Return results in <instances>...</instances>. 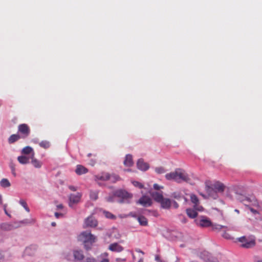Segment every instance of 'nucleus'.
<instances>
[{"mask_svg":"<svg viewBox=\"0 0 262 262\" xmlns=\"http://www.w3.org/2000/svg\"><path fill=\"white\" fill-rule=\"evenodd\" d=\"M190 200L192 203L194 204V208L198 211H202L203 207L201 206L198 205L199 199L198 197L194 194H192L190 196Z\"/></svg>","mask_w":262,"mask_h":262,"instance_id":"nucleus-13","label":"nucleus"},{"mask_svg":"<svg viewBox=\"0 0 262 262\" xmlns=\"http://www.w3.org/2000/svg\"><path fill=\"white\" fill-rule=\"evenodd\" d=\"M73 256L75 261H81L83 259L84 256L81 250H74Z\"/></svg>","mask_w":262,"mask_h":262,"instance_id":"nucleus-16","label":"nucleus"},{"mask_svg":"<svg viewBox=\"0 0 262 262\" xmlns=\"http://www.w3.org/2000/svg\"><path fill=\"white\" fill-rule=\"evenodd\" d=\"M117 261H120V258H117Z\"/></svg>","mask_w":262,"mask_h":262,"instance_id":"nucleus-63","label":"nucleus"},{"mask_svg":"<svg viewBox=\"0 0 262 262\" xmlns=\"http://www.w3.org/2000/svg\"><path fill=\"white\" fill-rule=\"evenodd\" d=\"M98 192L97 191H90V196L91 199H92L93 200H94V201L96 200L98 198Z\"/></svg>","mask_w":262,"mask_h":262,"instance_id":"nucleus-33","label":"nucleus"},{"mask_svg":"<svg viewBox=\"0 0 262 262\" xmlns=\"http://www.w3.org/2000/svg\"><path fill=\"white\" fill-rule=\"evenodd\" d=\"M114 195L119 199L117 201L119 203H129L133 198V195L125 190H118L115 193Z\"/></svg>","mask_w":262,"mask_h":262,"instance_id":"nucleus-4","label":"nucleus"},{"mask_svg":"<svg viewBox=\"0 0 262 262\" xmlns=\"http://www.w3.org/2000/svg\"><path fill=\"white\" fill-rule=\"evenodd\" d=\"M248 209L251 211V212H252L254 214L258 213V212L256 210L253 209L251 206H249L248 207Z\"/></svg>","mask_w":262,"mask_h":262,"instance_id":"nucleus-42","label":"nucleus"},{"mask_svg":"<svg viewBox=\"0 0 262 262\" xmlns=\"http://www.w3.org/2000/svg\"><path fill=\"white\" fill-rule=\"evenodd\" d=\"M92 156V154L90 153L88 155V157H90Z\"/></svg>","mask_w":262,"mask_h":262,"instance_id":"nucleus-61","label":"nucleus"},{"mask_svg":"<svg viewBox=\"0 0 262 262\" xmlns=\"http://www.w3.org/2000/svg\"><path fill=\"white\" fill-rule=\"evenodd\" d=\"M137 165L138 169L143 171H145L149 168V165L141 159L138 161Z\"/></svg>","mask_w":262,"mask_h":262,"instance_id":"nucleus-14","label":"nucleus"},{"mask_svg":"<svg viewBox=\"0 0 262 262\" xmlns=\"http://www.w3.org/2000/svg\"><path fill=\"white\" fill-rule=\"evenodd\" d=\"M123 163L125 166H132L134 164L132 156L129 154L127 155L125 157Z\"/></svg>","mask_w":262,"mask_h":262,"instance_id":"nucleus-19","label":"nucleus"},{"mask_svg":"<svg viewBox=\"0 0 262 262\" xmlns=\"http://www.w3.org/2000/svg\"><path fill=\"white\" fill-rule=\"evenodd\" d=\"M20 138H21L20 135L18 134H13L9 138L8 142L9 144H12L18 141Z\"/></svg>","mask_w":262,"mask_h":262,"instance_id":"nucleus-22","label":"nucleus"},{"mask_svg":"<svg viewBox=\"0 0 262 262\" xmlns=\"http://www.w3.org/2000/svg\"><path fill=\"white\" fill-rule=\"evenodd\" d=\"M31 163L32 165L37 168H39L42 166V163L36 159L34 158V157H31Z\"/></svg>","mask_w":262,"mask_h":262,"instance_id":"nucleus-28","label":"nucleus"},{"mask_svg":"<svg viewBox=\"0 0 262 262\" xmlns=\"http://www.w3.org/2000/svg\"><path fill=\"white\" fill-rule=\"evenodd\" d=\"M39 145L40 147L47 149L50 147V143L48 141H42L39 143Z\"/></svg>","mask_w":262,"mask_h":262,"instance_id":"nucleus-32","label":"nucleus"},{"mask_svg":"<svg viewBox=\"0 0 262 262\" xmlns=\"http://www.w3.org/2000/svg\"><path fill=\"white\" fill-rule=\"evenodd\" d=\"M86 262H97V261L93 257H88L86 259Z\"/></svg>","mask_w":262,"mask_h":262,"instance_id":"nucleus-41","label":"nucleus"},{"mask_svg":"<svg viewBox=\"0 0 262 262\" xmlns=\"http://www.w3.org/2000/svg\"><path fill=\"white\" fill-rule=\"evenodd\" d=\"M196 210H195L194 208V209H191V208H188V209H186V213H187V215L189 217H190L191 219H194L198 215V213L196 211Z\"/></svg>","mask_w":262,"mask_h":262,"instance_id":"nucleus-23","label":"nucleus"},{"mask_svg":"<svg viewBox=\"0 0 262 262\" xmlns=\"http://www.w3.org/2000/svg\"><path fill=\"white\" fill-rule=\"evenodd\" d=\"M69 188L71 190L73 191H76V190H77L75 186H72V185L69 186Z\"/></svg>","mask_w":262,"mask_h":262,"instance_id":"nucleus-47","label":"nucleus"},{"mask_svg":"<svg viewBox=\"0 0 262 262\" xmlns=\"http://www.w3.org/2000/svg\"><path fill=\"white\" fill-rule=\"evenodd\" d=\"M136 251L137 252H138V253H142V254H144V252H143L141 250H140V249H136Z\"/></svg>","mask_w":262,"mask_h":262,"instance_id":"nucleus-50","label":"nucleus"},{"mask_svg":"<svg viewBox=\"0 0 262 262\" xmlns=\"http://www.w3.org/2000/svg\"><path fill=\"white\" fill-rule=\"evenodd\" d=\"M155 259L156 262H162L160 256L159 255H156Z\"/></svg>","mask_w":262,"mask_h":262,"instance_id":"nucleus-45","label":"nucleus"},{"mask_svg":"<svg viewBox=\"0 0 262 262\" xmlns=\"http://www.w3.org/2000/svg\"><path fill=\"white\" fill-rule=\"evenodd\" d=\"M1 228L3 230H11L13 229V226L9 223H3L1 225Z\"/></svg>","mask_w":262,"mask_h":262,"instance_id":"nucleus-31","label":"nucleus"},{"mask_svg":"<svg viewBox=\"0 0 262 262\" xmlns=\"http://www.w3.org/2000/svg\"><path fill=\"white\" fill-rule=\"evenodd\" d=\"M108 249L112 251L120 252L123 250V248L117 243H113L109 246Z\"/></svg>","mask_w":262,"mask_h":262,"instance_id":"nucleus-15","label":"nucleus"},{"mask_svg":"<svg viewBox=\"0 0 262 262\" xmlns=\"http://www.w3.org/2000/svg\"><path fill=\"white\" fill-rule=\"evenodd\" d=\"M238 241L241 243V246L244 248H251L255 246L256 243L255 239L252 236H245L239 237Z\"/></svg>","mask_w":262,"mask_h":262,"instance_id":"nucleus-5","label":"nucleus"},{"mask_svg":"<svg viewBox=\"0 0 262 262\" xmlns=\"http://www.w3.org/2000/svg\"><path fill=\"white\" fill-rule=\"evenodd\" d=\"M165 178L167 180H172L179 183L182 182L188 183L191 180L188 174L181 168H177L174 171L167 173Z\"/></svg>","mask_w":262,"mask_h":262,"instance_id":"nucleus-1","label":"nucleus"},{"mask_svg":"<svg viewBox=\"0 0 262 262\" xmlns=\"http://www.w3.org/2000/svg\"><path fill=\"white\" fill-rule=\"evenodd\" d=\"M244 197H245L244 196H240V198H238V200H239V201H240V200H243V199H244Z\"/></svg>","mask_w":262,"mask_h":262,"instance_id":"nucleus-55","label":"nucleus"},{"mask_svg":"<svg viewBox=\"0 0 262 262\" xmlns=\"http://www.w3.org/2000/svg\"><path fill=\"white\" fill-rule=\"evenodd\" d=\"M97 220L93 216L87 217L84 221V227H95L97 225Z\"/></svg>","mask_w":262,"mask_h":262,"instance_id":"nucleus-11","label":"nucleus"},{"mask_svg":"<svg viewBox=\"0 0 262 262\" xmlns=\"http://www.w3.org/2000/svg\"><path fill=\"white\" fill-rule=\"evenodd\" d=\"M57 208L58 209H61L63 208V205L62 204H59L57 206Z\"/></svg>","mask_w":262,"mask_h":262,"instance_id":"nucleus-52","label":"nucleus"},{"mask_svg":"<svg viewBox=\"0 0 262 262\" xmlns=\"http://www.w3.org/2000/svg\"><path fill=\"white\" fill-rule=\"evenodd\" d=\"M19 203L28 212L30 211V209L27 206L26 202L25 200L21 199L19 200Z\"/></svg>","mask_w":262,"mask_h":262,"instance_id":"nucleus-34","label":"nucleus"},{"mask_svg":"<svg viewBox=\"0 0 262 262\" xmlns=\"http://www.w3.org/2000/svg\"><path fill=\"white\" fill-rule=\"evenodd\" d=\"M172 196L176 198V199H179L180 198V195L179 194L176 193V192H174L173 194H172Z\"/></svg>","mask_w":262,"mask_h":262,"instance_id":"nucleus-46","label":"nucleus"},{"mask_svg":"<svg viewBox=\"0 0 262 262\" xmlns=\"http://www.w3.org/2000/svg\"><path fill=\"white\" fill-rule=\"evenodd\" d=\"M138 221L140 225L146 226L148 225V221L144 216L141 215L138 217Z\"/></svg>","mask_w":262,"mask_h":262,"instance_id":"nucleus-27","label":"nucleus"},{"mask_svg":"<svg viewBox=\"0 0 262 262\" xmlns=\"http://www.w3.org/2000/svg\"><path fill=\"white\" fill-rule=\"evenodd\" d=\"M234 211H235V212H237V213H239V210H237V209H235V210H234Z\"/></svg>","mask_w":262,"mask_h":262,"instance_id":"nucleus-60","label":"nucleus"},{"mask_svg":"<svg viewBox=\"0 0 262 262\" xmlns=\"http://www.w3.org/2000/svg\"><path fill=\"white\" fill-rule=\"evenodd\" d=\"M52 224V225L53 226H55L56 225V223H55V222H53V223H52V224Z\"/></svg>","mask_w":262,"mask_h":262,"instance_id":"nucleus-59","label":"nucleus"},{"mask_svg":"<svg viewBox=\"0 0 262 262\" xmlns=\"http://www.w3.org/2000/svg\"><path fill=\"white\" fill-rule=\"evenodd\" d=\"M210 227H212V229L213 230H220L221 229L225 227L224 226H222V225H217V224L213 225L212 223V226H211Z\"/></svg>","mask_w":262,"mask_h":262,"instance_id":"nucleus-35","label":"nucleus"},{"mask_svg":"<svg viewBox=\"0 0 262 262\" xmlns=\"http://www.w3.org/2000/svg\"><path fill=\"white\" fill-rule=\"evenodd\" d=\"M257 262H262V260H258Z\"/></svg>","mask_w":262,"mask_h":262,"instance_id":"nucleus-64","label":"nucleus"},{"mask_svg":"<svg viewBox=\"0 0 262 262\" xmlns=\"http://www.w3.org/2000/svg\"><path fill=\"white\" fill-rule=\"evenodd\" d=\"M108 173L107 172H102L100 174L96 175L95 176L96 181H108Z\"/></svg>","mask_w":262,"mask_h":262,"instance_id":"nucleus-17","label":"nucleus"},{"mask_svg":"<svg viewBox=\"0 0 262 262\" xmlns=\"http://www.w3.org/2000/svg\"><path fill=\"white\" fill-rule=\"evenodd\" d=\"M120 180V178L119 176L115 174H108V181H110L112 183H116V182L119 181Z\"/></svg>","mask_w":262,"mask_h":262,"instance_id":"nucleus-25","label":"nucleus"},{"mask_svg":"<svg viewBox=\"0 0 262 262\" xmlns=\"http://www.w3.org/2000/svg\"><path fill=\"white\" fill-rule=\"evenodd\" d=\"M173 206L175 208H177L179 207V204L176 202L174 201Z\"/></svg>","mask_w":262,"mask_h":262,"instance_id":"nucleus-51","label":"nucleus"},{"mask_svg":"<svg viewBox=\"0 0 262 262\" xmlns=\"http://www.w3.org/2000/svg\"><path fill=\"white\" fill-rule=\"evenodd\" d=\"M96 239V237L88 231L82 232L78 236V240L83 243L84 248L87 250L91 249V246L95 242Z\"/></svg>","mask_w":262,"mask_h":262,"instance_id":"nucleus-2","label":"nucleus"},{"mask_svg":"<svg viewBox=\"0 0 262 262\" xmlns=\"http://www.w3.org/2000/svg\"><path fill=\"white\" fill-rule=\"evenodd\" d=\"M240 202L243 203L248 208L251 206H258V203L256 199L254 198H250L244 197L243 200H241Z\"/></svg>","mask_w":262,"mask_h":262,"instance_id":"nucleus-9","label":"nucleus"},{"mask_svg":"<svg viewBox=\"0 0 262 262\" xmlns=\"http://www.w3.org/2000/svg\"><path fill=\"white\" fill-rule=\"evenodd\" d=\"M154 199L157 202L160 203L164 199L163 195L159 192H153L151 194Z\"/></svg>","mask_w":262,"mask_h":262,"instance_id":"nucleus-24","label":"nucleus"},{"mask_svg":"<svg viewBox=\"0 0 262 262\" xmlns=\"http://www.w3.org/2000/svg\"><path fill=\"white\" fill-rule=\"evenodd\" d=\"M81 196L82 194L80 192H77L76 194H71L69 195V206L72 207V204L79 203Z\"/></svg>","mask_w":262,"mask_h":262,"instance_id":"nucleus-10","label":"nucleus"},{"mask_svg":"<svg viewBox=\"0 0 262 262\" xmlns=\"http://www.w3.org/2000/svg\"><path fill=\"white\" fill-rule=\"evenodd\" d=\"M132 183L134 185V186H135L136 187H138L139 188H142L143 187V185L138 181H133Z\"/></svg>","mask_w":262,"mask_h":262,"instance_id":"nucleus-37","label":"nucleus"},{"mask_svg":"<svg viewBox=\"0 0 262 262\" xmlns=\"http://www.w3.org/2000/svg\"><path fill=\"white\" fill-rule=\"evenodd\" d=\"M18 131L21 134V138H27L30 133V129L26 124H21L18 126Z\"/></svg>","mask_w":262,"mask_h":262,"instance_id":"nucleus-7","label":"nucleus"},{"mask_svg":"<svg viewBox=\"0 0 262 262\" xmlns=\"http://www.w3.org/2000/svg\"><path fill=\"white\" fill-rule=\"evenodd\" d=\"M194 222L198 226L201 228H207L212 226L211 220L208 217L205 216H201L195 219Z\"/></svg>","mask_w":262,"mask_h":262,"instance_id":"nucleus-6","label":"nucleus"},{"mask_svg":"<svg viewBox=\"0 0 262 262\" xmlns=\"http://www.w3.org/2000/svg\"><path fill=\"white\" fill-rule=\"evenodd\" d=\"M154 189H156V190H159V189H161V188H163V186H161L159 185H158V184H155L154 185Z\"/></svg>","mask_w":262,"mask_h":262,"instance_id":"nucleus-43","label":"nucleus"},{"mask_svg":"<svg viewBox=\"0 0 262 262\" xmlns=\"http://www.w3.org/2000/svg\"><path fill=\"white\" fill-rule=\"evenodd\" d=\"M155 171L157 173L159 174H162L165 172V169L162 167H159L156 168Z\"/></svg>","mask_w":262,"mask_h":262,"instance_id":"nucleus-36","label":"nucleus"},{"mask_svg":"<svg viewBox=\"0 0 262 262\" xmlns=\"http://www.w3.org/2000/svg\"><path fill=\"white\" fill-rule=\"evenodd\" d=\"M55 216L56 218H59L60 216H63V214L58 212L55 213Z\"/></svg>","mask_w":262,"mask_h":262,"instance_id":"nucleus-48","label":"nucleus"},{"mask_svg":"<svg viewBox=\"0 0 262 262\" xmlns=\"http://www.w3.org/2000/svg\"><path fill=\"white\" fill-rule=\"evenodd\" d=\"M183 223H186V219H185L184 220H183Z\"/></svg>","mask_w":262,"mask_h":262,"instance_id":"nucleus-62","label":"nucleus"},{"mask_svg":"<svg viewBox=\"0 0 262 262\" xmlns=\"http://www.w3.org/2000/svg\"><path fill=\"white\" fill-rule=\"evenodd\" d=\"M2 204V198L1 195L0 194V204Z\"/></svg>","mask_w":262,"mask_h":262,"instance_id":"nucleus-56","label":"nucleus"},{"mask_svg":"<svg viewBox=\"0 0 262 262\" xmlns=\"http://www.w3.org/2000/svg\"><path fill=\"white\" fill-rule=\"evenodd\" d=\"M138 262H143V258H141Z\"/></svg>","mask_w":262,"mask_h":262,"instance_id":"nucleus-57","label":"nucleus"},{"mask_svg":"<svg viewBox=\"0 0 262 262\" xmlns=\"http://www.w3.org/2000/svg\"><path fill=\"white\" fill-rule=\"evenodd\" d=\"M37 247L35 245H31L29 247H28L26 249L25 253L28 255H33Z\"/></svg>","mask_w":262,"mask_h":262,"instance_id":"nucleus-21","label":"nucleus"},{"mask_svg":"<svg viewBox=\"0 0 262 262\" xmlns=\"http://www.w3.org/2000/svg\"><path fill=\"white\" fill-rule=\"evenodd\" d=\"M88 172V169L81 165H77L75 169V172L78 175L85 174Z\"/></svg>","mask_w":262,"mask_h":262,"instance_id":"nucleus-18","label":"nucleus"},{"mask_svg":"<svg viewBox=\"0 0 262 262\" xmlns=\"http://www.w3.org/2000/svg\"><path fill=\"white\" fill-rule=\"evenodd\" d=\"M105 213L106 217L107 218L112 219L115 218V215L110 212H105Z\"/></svg>","mask_w":262,"mask_h":262,"instance_id":"nucleus-38","label":"nucleus"},{"mask_svg":"<svg viewBox=\"0 0 262 262\" xmlns=\"http://www.w3.org/2000/svg\"><path fill=\"white\" fill-rule=\"evenodd\" d=\"M200 257L205 262H219L216 257H213L207 251H204L200 254Z\"/></svg>","mask_w":262,"mask_h":262,"instance_id":"nucleus-8","label":"nucleus"},{"mask_svg":"<svg viewBox=\"0 0 262 262\" xmlns=\"http://www.w3.org/2000/svg\"><path fill=\"white\" fill-rule=\"evenodd\" d=\"M35 222V220L34 219H31L30 221L28 222V223L33 224Z\"/></svg>","mask_w":262,"mask_h":262,"instance_id":"nucleus-53","label":"nucleus"},{"mask_svg":"<svg viewBox=\"0 0 262 262\" xmlns=\"http://www.w3.org/2000/svg\"><path fill=\"white\" fill-rule=\"evenodd\" d=\"M22 153L24 154H32V157L34 156V152L33 149L30 146H26L22 149Z\"/></svg>","mask_w":262,"mask_h":262,"instance_id":"nucleus-26","label":"nucleus"},{"mask_svg":"<svg viewBox=\"0 0 262 262\" xmlns=\"http://www.w3.org/2000/svg\"><path fill=\"white\" fill-rule=\"evenodd\" d=\"M0 185L2 187L6 188L10 186L11 184L7 179H2L0 181Z\"/></svg>","mask_w":262,"mask_h":262,"instance_id":"nucleus-30","label":"nucleus"},{"mask_svg":"<svg viewBox=\"0 0 262 262\" xmlns=\"http://www.w3.org/2000/svg\"><path fill=\"white\" fill-rule=\"evenodd\" d=\"M10 168H11V171H12V173L13 174V175L15 177L16 176V173H15V167H14V165L13 164H11L10 165Z\"/></svg>","mask_w":262,"mask_h":262,"instance_id":"nucleus-39","label":"nucleus"},{"mask_svg":"<svg viewBox=\"0 0 262 262\" xmlns=\"http://www.w3.org/2000/svg\"><path fill=\"white\" fill-rule=\"evenodd\" d=\"M137 203L144 207H148L151 206L152 204V201L149 197L147 196H143L138 200Z\"/></svg>","mask_w":262,"mask_h":262,"instance_id":"nucleus-12","label":"nucleus"},{"mask_svg":"<svg viewBox=\"0 0 262 262\" xmlns=\"http://www.w3.org/2000/svg\"><path fill=\"white\" fill-rule=\"evenodd\" d=\"M17 160H18V162L20 164H27L29 162V158H28L26 156H19L17 158Z\"/></svg>","mask_w":262,"mask_h":262,"instance_id":"nucleus-29","label":"nucleus"},{"mask_svg":"<svg viewBox=\"0 0 262 262\" xmlns=\"http://www.w3.org/2000/svg\"><path fill=\"white\" fill-rule=\"evenodd\" d=\"M5 261L4 255L0 252V262H4Z\"/></svg>","mask_w":262,"mask_h":262,"instance_id":"nucleus-44","label":"nucleus"},{"mask_svg":"<svg viewBox=\"0 0 262 262\" xmlns=\"http://www.w3.org/2000/svg\"><path fill=\"white\" fill-rule=\"evenodd\" d=\"M101 262H109V260L107 258H105V259H102Z\"/></svg>","mask_w":262,"mask_h":262,"instance_id":"nucleus-54","label":"nucleus"},{"mask_svg":"<svg viewBox=\"0 0 262 262\" xmlns=\"http://www.w3.org/2000/svg\"><path fill=\"white\" fill-rule=\"evenodd\" d=\"M96 163V161L95 160H91L90 162V164L92 166H94Z\"/></svg>","mask_w":262,"mask_h":262,"instance_id":"nucleus-49","label":"nucleus"},{"mask_svg":"<svg viewBox=\"0 0 262 262\" xmlns=\"http://www.w3.org/2000/svg\"><path fill=\"white\" fill-rule=\"evenodd\" d=\"M161 207L164 209H169L171 206V201L169 199H163L160 202Z\"/></svg>","mask_w":262,"mask_h":262,"instance_id":"nucleus-20","label":"nucleus"},{"mask_svg":"<svg viewBox=\"0 0 262 262\" xmlns=\"http://www.w3.org/2000/svg\"><path fill=\"white\" fill-rule=\"evenodd\" d=\"M115 197H116V196H115V195H114V196H110L106 198V199L107 202H113L114 201Z\"/></svg>","mask_w":262,"mask_h":262,"instance_id":"nucleus-40","label":"nucleus"},{"mask_svg":"<svg viewBox=\"0 0 262 262\" xmlns=\"http://www.w3.org/2000/svg\"><path fill=\"white\" fill-rule=\"evenodd\" d=\"M130 215L131 216H133V217H135V215L134 214V213H132V212H131V213H130Z\"/></svg>","mask_w":262,"mask_h":262,"instance_id":"nucleus-58","label":"nucleus"},{"mask_svg":"<svg viewBox=\"0 0 262 262\" xmlns=\"http://www.w3.org/2000/svg\"><path fill=\"white\" fill-rule=\"evenodd\" d=\"M226 186L223 183L216 181L209 187L207 192L210 197L216 199L218 198L217 192H223Z\"/></svg>","mask_w":262,"mask_h":262,"instance_id":"nucleus-3","label":"nucleus"}]
</instances>
